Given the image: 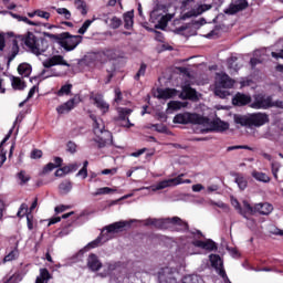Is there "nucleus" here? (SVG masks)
<instances>
[{
  "instance_id": "1",
  "label": "nucleus",
  "mask_w": 283,
  "mask_h": 283,
  "mask_svg": "<svg viewBox=\"0 0 283 283\" xmlns=\"http://www.w3.org/2000/svg\"><path fill=\"white\" fill-rule=\"evenodd\" d=\"M44 36L57 41V43L61 45V48H63V50H65V52H72L73 50H76L81 41H83V36L72 35L70 32H63L60 34L44 32Z\"/></svg>"
},
{
  "instance_id": "2",
  "label": "nucleus",
  "mask_w": 283,
  "mask_h": 283,
  "mask_svg": "<svg viewBox=\"0 0 283 283\" xmlns=\"http://www.w3.org/2000/svg\"><path fill=\"white\" fill-rule=\"evenodd\" d=\"M167 224H174V227H179L177 231H189V223L184 221L179 217H172L167 219H146L145 227H155V229H167Z\"/></svg>"
},
{
  "instance_id": "3",
  "label": "nucleus",
  "mask_w": 283,
  "mask_h": 283,
  "mask_svg": "<svg viewBox=\"0 0 283 283\" xmlns=\"http://www.w3.org/2000/svg\"><path fill=\"white\" fill-rule=\"evenodd\" d=\"M93 118V132L96 136L95 143L98 145V149H103L104 147H107V145H112L114 136L112 135V132L105 129V124L103 123V119H96V117Z\"/></svg>"
},
{
  "instance_id": "4",
  "label": "nucleus",
  "mask_w": 283,
  "mask_h": 283,
  "mask_svg": "<svg viewBox=\"0 0 283 283\" xmlns=\"http://www.w3.org/2000/svg\"><path fill=\"white\" fill-rule=\"evenodd\" d=\"M234 120L241 127H262L270 122V118L266 113H253L250 115H240Z\"/></svg>"
},
{
  "instance_id": "5",
  "label": "nucleus",
  "mask_w": 283,
  "mask_h": 283,
  "mask_svg": "<svg viewBox=\"0 0 283 283\" xmlns=\"http://www.w3.org/2000/svg\"><path fill=\"white\" fill-rule=\"evenodd\" d=\"M172 123L175 125H208L209 117H205L198 113L184 112L175 115Z\"/></svg>"
},
{
  "instance_id": "6",
  "label": "nucleus",
  "mask_w": 283,
  "mask_h": 283,
  "mask_svg": "<svg viewBox=\"0 0 283 283\" xmlns=\"http://www.w3.org/2000/svg\"><path fill=\"white\" fill-rule=\"evenodd\" d=\"M182 178H185V174H180L176 178H171V179H166V180L159 181L155 186V190L156 191H160L163 189H167V187H178V185H191V179H185L184 180Z\"/></svg>"
},
{
  "instance_id": "7",
  "label": "nucleus",
  "mask_w": 283,
  "mask_h": 283,
  "mask_svg": "<svg viewBox=\"0 0 283 283\" xmlns=\"http://www.w3.org/2000/svg\"><path fill=\"white\" fill-rule=\"evenodd\" d=\"M158 280L160 283H176L178 280L176 279V269L174 268H163L158 272Z\"/></svg>"
},
{
  "instance_id": "8",
  "label": "nucleus",
  "mask_w": 283,
  "mask_h": 283,
  "mask_svg": "<svg viewBox=\"0 0 283 283\" xmlns=\"http://www.w3.org/2000/svg\"><path fill=\"white\" fill-rule=\"evenodd\" d=\"M250 107L252 109H271V96L262 94L254 95V101Z\"/></svg>"
},
{
  "instance_id": "9",
  "label": "nucleus",
  "mask_w": 283,
  "mask_h": 283,
  "mask_svg": "<svg viewBox=\"0 0 283 283\" xmlns=\"http://www.w3.org/2000/svg\"><path fill=\"white\" fill-rule=\"evenodd\" d=\"M48 48L50 44L48 40L40 38L35 41V46L32 48L31 54H35V56H41L44 52H48Z\"/></svg>"
},
{
  "instance_id": "10",
  "label": "nucleus",
  "mask_w": 283,
  "mask_h": 283,
  "mask_svg": "<svg viewBox=\"0 0 283 283\" xmlns=\"http://www.w3.org/2000/svg\"><path fill=\"white\" fill-rule=\"evenodd\" d=\"M193 247H197V249H203L205 251H218V244H216V241L208 239L206 241L196 240L192 241Z\"/></svg>"
},
{
  "instance_id": "11",
  "label": "nucleus",
  "mask_w": 283,
  "mask_h": 283,
  "mask_svg": "<svg viewBox=\"0 0 283 283\" xmlns=\"http://www.w3.org/2000/svg\"><path fill=\"white\" fill-rule=\"evenodd\" d=\"M54 65H64L70 67V63L63 59V55H53L51 59L43 62V66L49 70V67H54Z\"/></svg>"
},
{
  "instance_id": "12",
  "label": "nucleus",
  "mask_w": 283,
  "mask_h": 283,
  "mask_svg": "<svg viewBox=\"0 0 283 283\" xmlns=\"http://www.w3.org/2000/svg\"><path fill=\"white\" fill-rule=\"evenodd\" d=\"M81 102V98L73 97L69 99L66 103L60 105L56 107L57 114H67L69 112H72L74 109L75 105Z\"/></svg>"
},
{
  "instance_id": "13",
  "label": "nucleus",
  "mask_w": 283,
  "mask_h": 283,
  "mask_svg": "<svg viewBox=\"0 0 283 283\" xmlns=\"http://www.w3.org/2000/svg\"><path fill=\"white\" fill-rule=\"evenodd\" d=\"M130 223L127 221H117L105 227L102 233H120L125 227H128Z\"/></svg>"
},
{
  "instance_id": "14",
  "label": "nucleus",
  "mask_w": 283,
  "mask_h": 283,
  "mask_svg": "<svg viewBox=\"0 0 283 283\" xmlns=\"http://www.w3.org/2000/svg\"><path fill=\"white\" fill-rule=\"evenodd\" d=\"M19 39L22 41V43H24L25 46H28L31 53L32 48H35L36 41L39 40V38H36V35H34L32 32H27L25 35H19Z\"/></svg>"
},
{
  "instance_id": "15",
  "label": "nucleus",
  "mask_w": 283,
  "mask_h": 283,
  "mask_svg": "<svg viewBox=\"0 0 283 283\" xmlns=\"http://www.w3.org/2000/svg\"><path fill=\"white\" fill-rule=\"evenodd\" d=\"M251 103V96L244 93H237L232 98V105L237 107H244V105H249Z\"/></svg>"
},
{
  "instance_id": "16",
  "label": "nucleus",
  "mask_w": 283,
  "mask_h": 283,
  "mask_svg": "<svg viewBox=\"0 0 283 283\" xmlns=\"http://www.w3.org/2000/svg\"><path fill=\"white\" fill-rule=\"evenodd\" d=\"M134 112V109L132 108H120L118 112V118L119 120H126V124L124 125V127H126L127 129H130V127H134V124L129 120V116H132V113Z\"/></svg>"
},
{
  "instance_id": "17",
  "label": "nucleus",
  "mask_w": 283,
  "mask_h": 283,
  "mask_svg": "<svg viewBox=\"0 0 283 283\" xmlns=\"http://www.w3.org/2000/svg\"><path fill=\"white\" fill-rule=\"evenodd\" d=\"M180 98L182 101H198V92L191 86H185L180 93Z\"/></svg>"
},
{
  "instance_id": "18",
  "label": "nucleus",
  "mask_w": 283,
  "mask_h": 283,
  "mask_svg": "<svg viewBox=\"0 0 283 283\" xmlns=\"http://www.w3.org/2000/svg\"><path fill=\"white\" fill-rule=\"evenodd\" d=\"M235 85V81H233L228 74L220 75L217 87H222L223 90H231Z\"/></svg>"
},
{
  "instance_id": "19",
  "label": "nucleus",
  "mask_w": 283,
  "mask_h": 283,
  "mask_svg": "<svg viewBox=\"0 0 283 283\" xmlns=\"http://www.w3.org/2000/svg\"><path fill=\"white\" fill-rule=\"evenodd\" d=\"M87 266L91 271H101L103 263L98 260V255L91 253L87 259Z\"/></svg>"
},
{
  "instance_id": "20",
  "label": "nucleus",
  "mask_w": 283,
  "mask_h": 283,
  "mask_svg": "<svg viewBox=\"0 0 283 283\" xmlns=\"http://www.w3.org/2000/svg\"><path fill=\"white\" fill-rule=\"evenodd\" d=\"M254 211H256V213H260V216H269L273 212V205L269 202L256 203L254 206Z\"/></svg>"
},
{
  "instance_id": "21",
  "label": "nucleus",
  "mask_w": 283,
  "mask_h": 283,
  "mask_svg": "<svg viewBox=\"0 0 283 283\" xmlns=\"http://www.w3.org/2000/svg\"><path fill=\"white\" fill-rule=\"evenodd\" d=\"M176 88H158L157 90V98H161L163 101H168V98H174L176 96Z\"/></svg>"
},
{
  "instance_id": "22",
  "label": "nucleus",
  "mask_w": 283,
  "mask_h": 283,
  "mask_svg": "<svg viewBox=\"0 0 283 283\" xmlns=\"http://www.w3.org/2000/svg\"><path fill=\"white\" fill-rule=\"evenodd\" d=\"M63 165V158L54 157V163H49L43 167L42 174H50V171H54V169L61 167Z\"/></svg>"
},
{
  "instance_id": "23",
  "label": "nucleus",
  "mask_w": 283,
  "mask_h": 283,
  "mask_svg": "<svg viewBox=\"0 0 283 283\" xmlns=\"http://www.w3.org/2000/svg\"><path fill=\"white\" fill-rule=\"evenodd\" d=\"M94 105H96V107L101 109L103 114H107V112H109V104H107V102H105L101 95H96L94 97Z\"/></svg>"
},
{
  "instance_id": "24",
  "label": "nucleus",
  "mask_w": 283,
  "mask_h": 283,
  "mask_svg": "<svg viewBox=\"0 0 283 283\" xmlns=\"http://www.w3.org/2000/svg\"><path fill=\"white\" fill-rule=\"evenodd\" d=\"M249 8V1L238 0L234 6L230 8V14H237V12H242Z\"/></svg>"
},
{
  "instance_id": "25",
  "label": "nucleus",
  "mask_w": 283,
  "mask_h": 283,
  "mask_svg": "<svg viewBox=\"0 0 283 283\" xmlns=\"http://www.w3.org/2000/svg\"><path fill=\"white\" fill-rule=\"evenodd\" d=\"M227 129H229L228 123H224L222 120H214L211 123V128L207 129V132H227Z\"/></svg>"
},
{
  "instance_id": "26",
  "label": "nucleus",
  "mask_w": 283,
  "mask_h": 283,
  "mask_svg": "<svg viewBox=\"0 0 283 283\" xmlns=\"http://www.w3.org/2000/svg\"><path fill=\"white\" fill-rule=\"evenodd\" d=\"M19 259V243L7 254L4 255L2 262L6 264L7 262H13V260Z\"/></svg>"
},
{
  "instance_id": "27",
  "label": "nucleus",
  "mask_w": 283,
  "mask_h": 283,
  "mask_svg": "<svg viewBox=\"0 0 283 283\" xmlns=\"http://www.w3.org/2000/svg\"><path fill=\"white\" fill-rule=\"evenodd\" d=\"M11 86L13 90H17L19 92H23L28 85L25 84V81L21 80V77L13 76L11 80Z\"/></svg>"
},
{
  "instance_id": "28",
  "label": "nucleus",
  "mask_w": 283,
  "mask_h": 283,
  "mask_svg": "<svg viewBox=\"0 0 283 283\" xmlns=\"http://www.w3.org/2000/svg\"><path fill=\"white\" fill-rule=\"evenodd\" d=\"M10 136H12V129L9 130V133L6 135V137L0 143V167L7 160L6 153L3 151L2 147H3V145H6V143H8V140H10Z\"/></svg>"
},
{
  "instance_id": "29",
  "label": "nucleus",
  "mask_w": 283,
  "mask_h": 283,
  "mask_svg": "<svg viewBox=\"0 0 283 283\" xmlns=\"http://www.w3.org/2000/svg\"><path fill=\"white\" fill-rule=\"evenodd\" d=\"M124 28L125 30H132L134 28V11L124 13Z\"/></svg>"
},
{
  "instance_id": "30",
  "label": "nucleus",
  "mask_w": 283,
  "mask_h": 283,
  "mask_svg": "<svg viewBox=\"0 0 283 283\" xmlns=\"http://www.w3.org/2000/svg\"><path fill=\"white\" fill-rule=\"evenodd\" d=\"M18 74H20V76H24L25 78H28V76L32 74V65L28 63H21L18 66Z\"/></svg>"
},
{
  "instance_id": "31",
  "label": "nucleus",
  "mask_w": 283,
  "mask_h": 283,
  "mask_svg": "<svg viewBox=\"0 0 283 283\" xmlns=\"http://www.w3.org/2000/svg\"><path fill=\"white\" fill-rule=\"evenodd\" d=\"M181 283H205V280L198 274H188L181 279Z\"/></svg>"
},
{
  "instance_id": "32",
  "label": "nucleus",
  "mask_w": 283,
  "mask_h": 283,
  "mask_svg": "<svg viewBox=\"0 0 283 283\" xmlns=\"http://www.w3.org/2000/svg\"><path fill=\"white\" fill-rule=\"evenodd\" d=\"M15 177L21 187H23V185H28V182H30L32 178L30 177V175H28V172H25V170H21L20 172L17 174Z\"/></svg>"
},
{
  "instance_id": "33",
  "label": "nucleus",
  "mask_w": 283,
  "mask_h": 283,
  "mask_svg": "<svg viewBox=\"0 0 283 283\" xmlns=\"http://www.w3.org/2000/svg\"><path fill=\"white\" fill-rule=\"evenodd\" d=\"M252 178L256 179L259 182H271V177H269V175L258 170L252 171Z\"/></svg>"
},
{
  "instance_id": "34",
  "label": "nucleus",
  "mask_w": 283,
  "mask_h": 283,
  "mask_svg": "<svg viewBox=\"0 0 283 283\" xmlns=\"http://www.w3.org/2000/svg\"><path fill=\"white\" fill-rule=\"evenodd\" d=\"M74 6L76 10L81 11L82 17L87 15V2H85L84 0H75Z\"/></svg>"
},
{
  "instance_id": "35",
  "label": "nucleus",
  "mask_w": 283,
  "mask_h": 283,
  "mask_svg": "<svg viewBox=\"0 0 283 283\" xmlns=\"http://www.w3.org/2000/svg\"><path fill=\"white\" fill-rule=\"evenodd\" d=\"M210 262H211V266H213V269H216V270L223 266L222 259L218 254H211Z\"/></svg>"
},
{
  "instance_id": "36",
  "label": "nucleus",
  "mask_w": 283,
  "mask_h": 283,
  "mask_svg": "<svg viewBox=\"0 0 283 283\" xmlns=\"http://www.w3.org/2000/svg\"><path fill=\"white\" fill-rule=\"evenodd\" d=\"M72 94V84L62 85L57 91V96H70Z\"/></svg>"
},
{
  "instance_id": "37",
  "label": "nucleus",
  "mask_w": 283,
  "mask_h": 283,
  "mask_svg": "<svg viewBox=\"0 0 283 283\" xmlns=\"http://www.w3.org/2000/svg\"><path fill=\"white\" fill-rule=\"evenodd\" d=\"M60 193H70L72 191V182L71 181H63L59 185Z\"/></svg>"
},
{
  "instance_id": "38",
  "label": "nucleus",
  "mask_w": 283,
  "mask_h": 283,
  "mask_svg": "<svg viewBox=\"0 0 283 283\" xmlns=\"http://www.w3.org/2000/svg\"><path fill=\"white\" fill-rule=\"evenodd\" d=\"M235 182H237V185H238V187L241 191H244V189H247V187L249 185L247 179L243 176H240V175L235 177Z\"/></svg>"
},
{
  "instance_id": "39",
  "label": "nucleus",
  "mask_w": 283,
  "mask_h": 283,
  "mask_svg": "<svg viewBox=\"0 0 283 283\" xmlns=\"http://www.w3.org/2000/svg\"><path fill=\"white\" fill-rule=\"evenodd\" d=\"M102 54L108 61H115V59H116V50H114V49H105L102 51Z\"/></svg>"
},
{
  "instance_id": "40",
  "label": "nucleus",
  "mask_w": 283,
  "mask_h": 283,
  "mask_svg": "<svg viewBox=\"0 0 283 283\" xmlns=\"http://www.w3.org/2000/svg\"><path fill=\"white\" fill-rule=\"evenodd\" d=\"M228 67L230 70H234V72H238L240 70V65L238 64V56H231L228 59Z\"/></svg>"
},
{
  "instance_id": "41",
  "label": "nucleus",
  "mask_w": 283,
  "mask_h": 283,
  "mask_svg": "<svg viewBox=\"0 0 283 283\" xmlns=\"http://www.w3.org/2000/svg\"><path fill=\"white\" fill-rule=\"evenodd\" d=\"M147 129H155L158 134H165L167 132V126L160 124H148Z\"/></svg>"
},
{
  "instance_id": "42",
  "label": "nucleus",
  "mask_w": 283,
  "mask_h": 283,
  "mask_svg": "<svg viewBox=\"0 0 283 283\" xmlns=\"http://www.w3.org/2000/svg\"><path fill=\"white\" fill-rule=\"evenodd\" d=\"M147 73V64L146 63H142L139 66V70L137 71V73L135 74L134 78L136 81H140V76H145V74Z\"/></svg>"
},
{
  "instance_id": "43",
  "label": "nucleus",
  "mask_w": 283,
  "mask_h": 283,
  "mask_svg": "<svg viewBox=\"0 0 283 283\" xmlns=\"http://www.w3.org/2000/svg\"><path fill=\"white\" fill-rule=\"evenodd\" d=\"M52 275L50 274V271L45 268L40 269V276H38L39 280H42L44 282H49L51 280Z\"/></svg>"
},
{
  "instance_id": "44",
  "label": "nucleus",
  "mask_w": 283,
  "mask_h": 283,
  "mask_svg": "<svg viewBox=\"0 0 283 283\" xmlns=\"http://www.w3.org/2000/svg\"><path fill=\"white\" fill-rule=\"evenodd\" d=\"M94 21H96V19L93 20H85V22L82 24V27L78 29L77 33L78 34H85V32H87V30L90 29V25H92V23H94Z\"/></svg>"
},
{
  "instance_id": "45",
  "label": "nucleus",
  "mask_w": 283,
  "mask_h": 283,
  "mask_svg": "<svg viewBox=\"0 0 283 283\" xmlns=\"http://www.w3.org/2000/svg\"><path fill=\"white\" fill-rule=\"evenodd\" d=\"M112 191H114L112 188L109 187H103V188H98L93 196H107L109 193H112Z\"/></svg>"
},
{
  "instance_id": "46",
  "label": "nucleus",
  "mask_w": 283,
  "mask_h": 283,
  "mask_svg": "<svg viewBox=\"0 0 283 283\" xmlns=\"http://www.w3.org/2000/svg\"><path fill=\"white\" fill-rule=\"evenodd\" d=\"M109 25H111L112 30H118V28L120 25H123V20H120V18H118V17H113L111 19V24Z\"/></svg>"
},
{
  "instance_id": "47",
  "label": "nucleus",
  "mask_w": 283,
  "mask_h": 283,
  "mask_svg": "<svg viewBox=\"0 0 283 283\" xmlns=\"http://www.w3.org/2000/svg\"><path fill=\"white\" fill-rule=\"evenodd\" d=\"M66 174H71L70 166H64L55 171L57 178H63Z\"/></svg>"
},
{
  "instance_id": "48",
  "label": "nucleus",
  "mask_w": 283,
  "mask_h": 283,
  "mask_svg": "<svg viewBox=\"0 0 283 283\" xmlns=\"http://www.w3.org/2000/svg\"><path fill=\"white\" fill-rule=\"evenodd\" d=\"M57 14H62L66 21H70L72 19V12L67 10L66 8H59L56 9Z\"/></svg>"
},
{
  "instance_id": "49",
  "label": "nucleus",
  "mask_w": 283,
  "mask_h": 283,
  "mask_svg": "<svg viewBox=\"0 0 283 283\" xmlns=\"http://www.w3.org/2000/svg\"><path fill=\"white\" fill-rule=\"evenodd\" d=\"M169 109H181V107H185V104L182 102L178 101H171L168 103Z\"/></svg>"
},
{
  "instance_id": "50",
  "label": "nucleus",
  "mask_w": 283,
  "mask_h": 283,
  "mask_svg": "<svg viewBox=\"0 0 283 283\" xmlns=\"http://www.w3.org/2000/svg\"><path fill=\"white\" fill-rule=\"evenodd\" d=\"M235 149H248V151H253V148L247 145L230 146L227 148V151H234Z\"/></svg>"
},
{
  "instance_id": "51",
  "label": "nucleus",
  "mask_w": 283,
  "mask_h": 283,
  "mask_svg": "<svg viewBox=\"0 0 283 283\" xmlns=\"http://www.w3.org/2000/svg\"><path fill=\"white\" fill-rule=\"evenodd\" d=\"M17 216L18 218H23L24 216H28V206L25 203H22L20 206Z\"/></svg>"
},
{
  "instance_id": "52",
  "label": "nucleus",
  "mask_w": 283,
  "mask_h": 283,
  "mask_svg": "<svg viewBox=\"0 0 283 283\" xmlns=\"http://www.w3.org/2000/svg\"><path fill=\"white\" fill-rule=\"evenodd\" d=\"M212 8H213V6H211V4H200L197 8V14H203V12L211 10Z\"/></svg>"
},
{
  "instance_id": "53",
  "label": "nucleus",
  "mask_w": 283,
  "mask_h": 283,
  "mask_svg": "<svg viewBox=\"0 0 283 283\" xmlns=\"http://www.w3.org/2000/svg\"><path fill=\"white\" fill-rule=\"evenodd\" d=\"M217 271H218L220 277H222V280L224 281V283L231 282V281L229 280V276L227 275V271L224 270V265L221 266V268H218Z\"/></svg>"
},
{
  "instance_id": "54",
  "label": "nucleus",
  "mask_w": 283,
  "mask_h": 283,
  "mask_svg": "<svg viewBox=\"0 0 283 283\" xmlns=\"http://www.w3.org/2000/svg\"><path fill=\"white\" fill-rule=\"evenodd\" d=\"M13 48H15V49L13 50L11 55L9 56V62L14 61V57L17 56V54H19V42L17 40H13Z\"/></svg>"
},
{
  "instance_id": "55",
  "label": "nucleus",
  "mask_w": 283,
  "mask_h": 283,
  "mask_svg": "<svg viewBox=\"0 0 283 283\" xmlns=\"http://www.w3.org/2000/svg\"><path fill=\"white\" fill-rule=\"evenodd\" d=\"M13 48H15V49L13 50L11 55L9 56V62L14 61V57L17 56V54H19V42L17 40H13Z\"/></svg>"
},
{
  "instance_id": "56",
  "label": "nucleus",
  "mask_w": 283,
  "mask_h": 283,
  "mask_svg": "<svg viewBox=\"0 0 283 283\" xmlns=\"http://www.w3.org/2000/svg\"><path fill=\"white\" fill-rule=\"evenodd\" d=\"M27 224L29 231H32V229H34V217L32 216V213L27 214Z\"/></svg>"
},
{
  "instance_id": "57",
  "label": "nucleus",
  "mask_w": 283,
  "mask_h": 283,
  "mask_svg": "<svg viewBox=\"0 0 283 283\" xmlns=\"http://www.w3.org/2000/svg\"><path fill=\"white\" fill-rule=\"evenodd\" d=\"M31 158H32L33 160H36V159H39V158H43V150H41V149H33V150L31 151Z\"/></svg>"
},
{
  "instance_id": "58",
  "label": "nucleus",
  "mask_w": 283,
  "mask_h": 283,
  "mask_svg": "<svg viewBox=\"0 0 283 283\" xmlns=\"http://www.w3.org/2000/svg\"><path fill=\"white\" fill-rule=\"evenodd\" d=\"M19 21H23V23H27L28 25H35V27L41 25L40 22H34V21L28 19V17H21V15H20V17H19Z\"/></svg>"
},
{
  "instance_id": "59",
  "label": "nucleus",
  "mask_w": 283,
  "mask_h": 283,
  "mask_svg": "<svg viewBox=\"0 0 283 283\" xmlns=\"http://www.w3.org/2000/svg\"><path fill=\"white\" fill-rule=\"evenodd\" d=\"M270 107H277L279 109H283V102L280 99L273 102V97L270 96Z\"/></svg>"
},
{
  "instance_id": "60",
  "label": "nucleus",
  "mask_w": 283,
  "mask_h": 283,
  "mask_svg": "<svg viewBox=\"0 0 283 283\" xmlns=\"http://www.w3.org/2000/svg\"><path fill=\"white\" fill-rule=\"evenodd\" d=\"M36 17H40L41 19H45L46 21L50 19V12L43 11V10H35Z\"/></svg>"
},
{
  "instance_id": "61",
  "label": "nucleus",
  "mask_w": 283,
  "mask_h": 283,
  "mask_svg": "<svg viewBox=\"0 0 283 283\" xmlns=\"http://www.w3.org/2000/svg\"><path fill=\"white\" fill-rule=\"evenodd\" d=\"M243 207H244V209H247V211H249V213H251L252 216H253L254 213H256L255 207H252L251 203H249L248 201H244V202H243Z\"/></svg>"
},
{
  "instance_id": "62",
  "label": "nucleus",
  "mask_w": 283,
  "mask_h": 283,
  "mask_svg": "<svg viewBox=\"0 0 283 283\" xmlns=\"http://www.w3.org/2000/svg\"><path fill=\"white\" fill-rule=\"evenodd\" d=\"M98 244H101V237H98L97 239H95L94 241L90 242L87 244L88 249H96V247H98Z\"/></svg>"
},
{
  "instance_id": "63",
  "label": "nucleus",
  "mask_w": 283,
  "mask_h": 283,
  "mask_svg": "<svg viewBox=\"0 0 283 283\" xmlns=\"http://www.w3.org/2000/svg\"><path fill=\"white\" fill-rule=\"evenodd\" d=\"M107 273H112L113 271H116L118 264L117 263H106Z\"/></svg>"
},
{
  "instance_id": "64",
  "label": "nucleus",
  "mask_w": 283,
  "mask_h": 283,
  "mask_svg": "<svg viewBox=\"0 0 283 283\" xmlns=\"http://www.w3.org/2000/svg\"><path fill=\"white\" fill-rule=\"evenodd\" d=\"M76 176H78L80 178H83V180H85V178H87V169L82 168L78 170V172L76 174Z\"/></svg>"
}]
</instances>
